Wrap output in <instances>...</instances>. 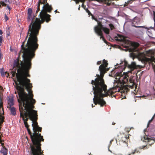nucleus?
<instances>
[{"label": "nucleus", "mask_w": 155, "mask_h": 155, "mask_svg": "<svg viewBox=\"0 0 155 155\" xmlns=\"http://www.w3.org/2000/svg\"><path fill=\"white\" fill-rule=\"evenodd\" d=\"M137 78H138V77L137 76V73H136V89H137V83L138 82L137 79Z\"/></svg>", "instance_id": "c9c22d12"}, {"label": "nucleus", "mask_w": 155, "mask_h": 155, "mask_svg": "<svg viewBox=\"0 0 155 155\" xmlns=\"http://www.w3.org/2000/svg\"><path fill=\"white\" fill-rule=\"evenodd\" d=\"M86 12L88 13L89 15L93 16L92 14L91 13V12L87 8L86 9Z\"/></svg>", "instance_id": "bb28decb"}, {"label": "nucleus", "mask_w": 155, "mask_h": 155, "mask_svg": "<svg viewBox=\"0 0 155 155\" xmlns=\"http://www.w3.org/2000/svg\"><path fill=\"white\" fill-rule=\"evenodd\" d=\"M41 1L42 0H38V5H39V6L40 4H44L43 1L42 2Z\"/></svg>", "instance_id": "cd10ccee"}, {"label": "nucleus", "mask_w": 155, "mask_h": 155, "mask_svg": "<svg viewBox=\"0 0 155 155\" xmlns=\"http://www.w3.org/2000/svg\"><path fill=\"white\" fill-rule=\"evenodd\" d=\"M0 151L3 155H7L8 154V150L5 148V147L1 149Z\"/></svg>", "instance_id": "a211bd4d"}, {"label": "nucleus", "mask_w": 155, "mask_h": 155, "mask_svg": "<svg viewBox=\"0 0 155 155\" xmlns=\"http://www.w3.org/2000/svg\"><path fill=\"white\" fill-rule=\"evenodd\" d=\"M21 86H17L19 98L18 99L19 105L24 107L25 109H27L28 107H29V110H34L33 105L35 103V100L33 98V94L31 88L32 87V84L30 83V81L29 79L23 78L21 77L20 80Z\"/></svg>", "instance_id": "39448f33"}, {"label": "nucleus", "mask_w": 155, "mask_h": 155, "mask_svg": "<svg viewBox=\"0 0 155 155\" xmlns=\"http://www.w3.org/2000/svg\"><path fill=\"white\" fill-rule=\"evenodd\" d=\"M99 70L100 75L97 74V78L94 81L92 80L91 84L93 85V90L94 94L93 99L94 103L95 105L98 104L102 107L104 105L105 106L106 104L103 98L107 96L109 94L113 97L112 96H114V92L107 89V86L105 84L103 78L106 71L100 70L99 68Z\"/></svg>", "instance_id": "20e7f679"}, {"label": "nucleus", "mask_w": 155, "mask_h": 155, "mask_svg": "<svg viewBox=\"0 0 155 155\" xmlns=\"http://www.w3.org/2000/svg\"><path fill=\"white\" fill-rule=\"evenodd\" d=\"M57 10H55V11H54V12H55V13H56L57 12H57Z\"/></svg>", "instance_id": "8fccbe9b"}, {"label": "nucleus", "mask_w": 155, "mask_h": 155, "mask_svg": "<svg viewBox=\"0 0 155 155\" xmlns=\"http://www.w3.org/2000/svg\"><path fill=\"white\" fill-rule=\"evenodd\" d=\"M136 59L137 58L139 61H142L143 60V52L140 51V48H141L139 46V43L136 42Z\"/></svg>", "instance_id": "1a4fd4ad"}, {"label": "nucleus", "mask_w": 155, "mask_h": 155, "mask_svg": "<svg viewBox=\"0 0 155 155\" xmlns=\"http://www.w3.org/2000/svg\"><path fill=\"white\" fill-rule=\"evenodd\" d=\"M40 6L39 5H38L37 7V9L36 11V13L37 14L39 11H40Z\"/></svg>", "instance_id": "c756f323"}, {"label": "nucleus", "mask_w": 155, "mask_h": 155, "mask_svg": "<svg viewBox=\"0 0 155 155\" xmlns=\"http://www.w3.org/2000/svg\"><path fill=\"white\" fill-rule=\"evenodd\" d=\"M155 116V114H154L153 116L152 117V118H151V120H150L148 122V123L147 124V127H148L149 126V125L150 124V123L152 121V120H153V119H154V117Z\"/></svg>", "instance_id": "5701e85b"}, {"label": "nucleus", "mask_w": 155, "mask_h": 155, "mask_svg": "<svg viewBox=\"0 0 155 155\" xmlns=\"http://www.w3.org/2000/svg\"><path fill=\"white\" fill-rule=\"evenodd\" d=\"M122 72H117L116 74H117V77H120L119 78L118 82L114 83V85L115 87H114L112 89L114 90V89L118 88V90H121V92H124V89H126L125 86L124 85V84H126L128 82V78H127L128 76L127 74H125V73L124 72L122 74Z\"/></svg>", "instance_id": "423d86ee"}, {"label": "nucleus", "mask_w": 155, "mask_h": 155, "mask_svg": "<svg viewBox=\"0 0 155 155\" xmlns=\"http://www.w3.org/2000/svg\"><path fill=\"white\" fill-rule=\"evenodd\" d=\"M132 26H134V27H136V26L133 23H132Z\"/></svg>", "instance_id": "37998d69"}, {"label": "nucleus", "mask_w": 155, "mask_h": 155, "mask_svg": "<svg viewBox=\"0 0 155 155\" xmlns=\"http://www.w3.org/2000/svg\"><path fill=\"white\" fill-rule=\"evenodd\" d=\"M109 27L110 28V29L111 30H113L115 28L114 26V25L112 24H110L109 25Z\"/></svg>", "instance_id": "393cba45"}, {"label": "nucleus", "mask_w": 155, "mask_h": 155, "mask_svg": "<svg viewBox=\"0 0 155 155\" xmlns=\"http://www.w3.org/2000/svg\"><path fill=\"white\" fill-rule=\"evenodd\" d=\"M119 37L120 39H117V41L123 42L127 47H131L130 48V52H131L130 53V57L134 60L136 58V42L130 41L127 37L123 35H119Z\"/></svg>", "instance_id": "0eeeda50"}, {"label": "nucleus", "mask_w": 155, "mask_h": 155, "mask_svg": "<svg viewBox=\"0 0 155 155\" xmlns=\"http://www.w3.org/2000/svg\"><path fill=\"white\" fill-rule=\"evenodd\" d=\"M86 0H75L76 3V4L79 3V2H81L83 3H84Z\"/></svg>", "instance_id": "b1692460"}, {"label": "nucleus", "mask_w": 155, "mask_h": 155, "mask_svg": "<svg viewBox=\"0 0 155 155\" xmlns=\"http://www.w3.org/2000/svg\"><path fill=\"white\" fill-rule=\"evenodd\" d=\"M124 66L123 67V68L124 70L126 67L130 68L132 71L136 69V63L135 62H133L130 65L128 64L127 61L124 60Z\"/></svg>", "instance_id": "9b49d317"}, {"label": "nucleus", "mask_w": 155, "mask_h": 155, "mask_svg": "<svg viewBox=\"0 0 155 155\" xmlns=\"http://www.w3.org/2000/svg\"><path fill=\"white\" fill-rule=\"evenodd\" d=\"M3 41V38L2 36H0V44L1 45Z\"/></svg>", "instance_id": "473e14b6"}, {"label": "nucleus", "mask_w": 155, "mask_h": 155, "mask_svg": "<svg viewBox=\"0 0 155 155\" xmlns=\"http://www.w3.org/2000/svg\"><path fill=\"white\" fill-rule=\"evenodd\" d=\"M140 97V96H136V98H137V97Z\"/></svg>", "instance_id": "6e6d98bb"}, {"label": "nucleus", "mask_w": 155, "mask_h": 155, "mask_svg": "<svg viewBox=\"0 0 155 155\" xmlns=\"http://www.w3.org/2000/svg\"><path fill=\"white\" fill-rule=\"evenodd\" d=\"M4 18L6 21H7L9 19L8 17L7 16L6 14H5V15Z\"/></svg>", "instance_id": "2f4dec72"}, {"label": "nucleus", "mask_w": 155, "mask_h": 155, "mask_svg": "<svg viewBox=\"0 0 155 155\" xmlns=\"http://www.w3.org/2000/svg\"><path fill=\"white\" fill-rule=\"evenodd\" d=\"M16 89H17V88H16ZM16 89L17 90V91H15V94H17V93H18V90L17 89Z\"/></svg>", "instance_id": "09e8293b"}, {"label": "nucleus", "mask_w": 155, "mask_h": 155, "mask_svg": "<svg viewBox=\"0 0 155 155\" xmlns=\"http://www.w3.org/2000/svg\"><path fill=\"white\" fill-rule=\"evenodd\" d=\"M108 65L107 61L106 60L104 59L103 61V64L99 67V69L100 70L106 71L107 69L106 68L107 67Z\"/></svg>", "instance_id": "4468645a"}, {"label": "nucleus", "mask_w": 155, "mask_h": 155, "mask_svg": "<svg viewBox=\"0 0 155 155\" xmlns=\"http://www.w3.org/2000/svg\"><path fill=\"white\" fill-rule=\"evenodd\" d=\"M31 150L29 155H42L44 153L41 147L30 146Z\"/></svg>", "instance_id": "6e6552de"}, {"label": "nucleus", "mask_w": 155, "mask_h": 155, "mask_svg": "<svg viewBox=\"0 0 155 155\" xmlns=\"http://www.w3.org/2000/svg\"><path fill=\"white\" fill-rule=\"evenodd\" d=\"M80 5H79V7L78 8V9L79 10H80Z\"/></svg>", "instance_id": "603ef678"}, {"label": "nucleus", "mask_w": 155, "mask_h": 155, "mask_svg": "<svg viewBox=\"0 0 155 155\" xmlns=\"http://www.w3.org/2000/svg\"><path fill=\"white\" fill-rule=\"evenodd\" d=\"M1 145H2V147H5V146H4V143H1Z\"/></svg>", "instance_id": "49530a36"}, {"label": "nucleus", "mask_w": 155, "mask_h": 155, "mask_svg": "<svg viewBox=\"0 0 155 155\" xmlns=\"http://www.w3.org/2000/svg\"><path fill=\"white\" fill-rule=\"evenodd\" d=\"M1 73L2 75L4 74V72L3 71V70L2 69L1 70Z\"/></svg>", "instance_id": "a19ab883"}, {"label": "nucleus", "mask_w": 155, "mask_h": 155, "mask_svg": "<svg viewBox=\"0 0 155 155\" xmlns=\"http://www.w3.org/2000/svg\"><path fill=\"white\" fill-rule=\"evenodd\" d=\"M146 147V149H147V146H143L142 147H140V148H141V149H144Z\"/></svg>", "instance_id": "4c0bfd02"}, {"label": "nucleus", "mask_w": 155, "mask_h": 155, "mask_svg": "<svg viewBox=\"0 0 155 155\" xmlns=\"http://www.w3.org/2000/svg\"><path fill=\"white\" fill-rule=\"evenodd\" d=\"M102 63L101 61H99L97 62V65H99L101 64Z\"/></svg>", "instance_id": "e433bc0d"}, {"label": "nucleus", "mask_w": 155, "mask_h": 155, "mask_svg": "<svg viewBox=\"0 0 155 155\" xmlns=\"http://www.w3.org/2000/svg\"><path fill=\"white\" fill-rule=\"evenodd\" d=\"M82 7H83V8H84L85 7V5H84V3H82Z\"/></svg>", "instance_id": "c03bdc74"}, {"label": "nucleus", "mask_w": 155, "mask_h": 155, "mask_svg": "<svg viewBox=\"0 0 155 155\" xmlns=\"http://www.w3.org/2000/svg\"><path fill=\"white\" fill-rule=\"evenodd\" d=\"M114 141V140L113 139L111 140L110 141V143L111 144V143L113 141Z\"/></svg>", "instance_id": "de8ad7c7"}, {"label": "nucleus", "mask_w": 155, "mask_h": 155, "mask_svg": "<svg viewBox=\"0 0 155 155\" xmlns=\"http://www.w3.org/2000/svg\"><path fill=\"white\" fill-rule=\"evenodd\" d=\"M43 2L44 3V5L46 4V3H48L47 2V0H43Z\"/></svg>", "instance_id": "f704fd0d"}, {"label": "nucleus", "mask_w": 155, "mask_h": 155, "mask_svg": "<svg viewBox=\"0 0 155 155\" xmlns=\"http://www.w3.org/2000/svg\"><path fill=\"white\" fill-rule=\"evenodd\" d=\"M136 153H137V149H136Z\"/></svg>", "instance_id": "bf43d9fd"}, {"label": "nucleus", "mask_w": 155, "mask_h": 155, "mask_svg": "<svg viewBox=\"0 0 155 155\" xmlns=\"http://www.w3.org/2000/svg\"><path fill=\"white\" fill-rule=\"evenodd\" d=\"M101 22H99L98 25L94 27V31L96 34L102 32V29L104 28Z\"/></svg>", "instance_id": "ddd939ff"}, {"label": "nucleus", "mask_w": 155, "mask_h": 155, "mask_svg": "<svg viewBox=\"0 0 155 155\" xmlns=\"http://www.w3.org/2000/svg\"><path fill=\"white\" fill-rule=\"evenodd\" d=\"M26 41L22 42L21 46V49L19 53L20 56L21 53L22 57L24 60V62L20 61L18 58L14 61L13 69L15 71L12 72V76L14 77L16 74L17 81H15L16 88L19 85L21 86L20 79L21 77L22 78L28 79L27 77H30L29 74V70L31 68V61L34 58L35 52L38 49V46L27 40L25 44Z\"/></svg>", "instance_id": "f257e3e1"}, {"label": "nucleus", "mask_w": 155, "mask_h": 155, "mask_svg": "<svg viewBox=\"0 0 155 155\" xmlns=\"http://www.w3.org/2000/svg\"><path fill=\"white\" fill-rule=\"evenodd\" d=\"M94 107V106L93 105V104H92V107Z\"/></svg>", "instance_id": "5fc2aeb1"}, {"label": "nucleus", "mask_w": 155, "mask_h": 155, "mask_svg": "<svg viewBox=\"0 0 155 155\" xmlns=\"http://www.w3.org/2000/svg\"><path fill=\"white\" fill-rule=\"evenodd\" d=\"M3 32L2 30H0V35H1L2 34Z\"/></svg>", "instance_id": "79ce46f5"}, {"label": "nucleus", "mask_w": 155, "mask_h": 155, "mask_svg": "<svg viewBox=\"0 0 155 155\" xmlns=\"http://www.w3.org/2000/svg\"><path fill=\"white\" fill-rule=\"evenodd\" d=\"M136 79V76H130L129 79V82L131 85H129L130 87L131 88H133L135 87L134 91L136 90V83L135 82V80Z\"/></svg>", "instance_id": "f8f14e48"}, {"label": "nucleus", "mask_w": 155, "mask_h": 155, "mask_svg": "<svg viewBox=\"0 0 155 155\" xmlns=\"http://www.w3.org/2000/svg\"><path fill=\"white\" fill-rule=\"evenodd\" d=\"M144 131L146 136H144L142 138V140H143V141L145 140V141L146 142L150 141L151 140H153L154 142H155V141L154 140V139H155V136H150L148 134L147 136V134L146 133V129H144Z\"/></svg>", "instance_id": "9d476101"}, {"label": "nucleus", "mask_w": 155, "mask_h": 155, "mask_svg": "<svg viewBox=\"0 0 155 155\" xmlns=\"http://www.w3.org/2000/svg\"><path fill=\"white\" fill-rule=\"evenodd\" d=\"M32 9L30 8H29L28 10V20L29 21L31 20H32L31 22V23L32 22H33V23H34L35 21H33V19H34V18L35 17V16H32Z\"/></svg>", "instance_id": "2eb2a0df"}, {"label": "nucleus", "mask_w": 155, "mask_h": 155, "mask_svg": "<svg viewBox=\"0 0 155 155\" xmlns=\"http://www.w3.org/2000/svg\"><path fill=\"white\" fill-rule=\"evenodd\" d=\"M102 30H103L104 33L107 34H108L109 33L110 30L109 28L104 27Z\"/></svg>", "instance_id": "4be33fe9"}, {"label": "nucleus", "mask_w": 155, "mask_h": 155, "mask_svg": "<svg viewBox=\"0 0 155 155\" xmlns=\"http://www.w3.org/2000/svg\"><path fill=\"white\" fill-rule=\"evenodd\" d=\"M136 20H137V16H136Z\"/></svg>", "instance_id": "e2e57ef3"}, {"label": "nucleus", "mask_w": 155, "mask_h": 155, "mask_svg": "<svg viewBox=\"0 0 155 155\" xmlns=\"http://www.w3.org/2000/svg\"><path fill=\"white\" fill-rule=\"evenodd\" d=\"M130 2V1H127V3H128V4L129 3V2Z\"/></svg>", "instance_id": "4d7b16f0"}, {"label": "nucleus", "mask_w": 155, "mask_h": 155, "mask_svg": "<svg viewBox=\"0 0 155 155\" xmlns=\"http://www.w3.org/2000/svg\"><path fill=\"white\" fill-rule=\"evenodd\" d=\"M52 10L51 6L49 5L48 3H46L43 5V9L40 14L41 20L39 18H36L34 23L32 22L30 24L25 41L27 40H27L39 46L37 36L41 28V24L45 21L48 23L51 21V15L48 14L47 12L50 13Z\"/></svg>", "instance_id": "7ed1b4c3"}, {"label": "nucleus", "mask_w": 155, "mask_h": 155, "mask_svg": "<svg viewBox=\"0 0 155 155\" xmlns=\"http://www.w3.org/2000/svg\"><path fill=\"white\" fill-rule=\"evenodd\" d=\"M154 63L153 62H151V64L152 65V67L153 69L155 68V58L154 59Z\"/></svg>", "instance_id": "a878e982"}, {"label": "nucleus", "mask_w": 155, "mask_h": 155, "mask_svg": "<svg viewBox=\"0 0 155 155\" xmlns=\"http://www.w3.org/2000/svg\"><path fill=\"white\" fill-rule=\"evenodd\" d=\"M19 107L20 117L24 121L32 143L30 146L41 147V142H43L44 139L41 133L39 134V132H41L42 128L39 126L37 122V111L29 110V106L27 109H24L21 105H19Z\"/></svg>", "instance_id": "f03ea898"}, {"label": "nucleus", "mask_w": 155, "mask_h": 155, "mask_svg": "<svg viewBox=\"0 0 155 155\" xmlns=\"http://www.w3.org/2000/svg\"><path fill=\"white\" fill-rule=\"evenodd\" d=\"M123 64V63H120V65H121L122 64Z\"/></svg>", "instance_id": "052dcab7"}, {"label": "nucleus", "mask_w": 155, "mask_h": 155, "mask_svg": "<svg viewBox=\"0 0 155 155\" xmlns=\"http://www.w3.org/2000/svg\"><path fill=\"white\" fill-rule=\"evenodd\" d=\"M115 124V123L114 122H113L112 124L114 125Z\"/></svg>", "instance_id": "864d4df0"}, {"label": "nucleus", "mask_w": 155, "mask_h": 155, "mask_svg": "<svg viewBox=\"0 0 155 155\" xmlns=\"http://www.w3.org/2000/svg\"><path fill=\"white\" fill-rule=\"evenodd\" d=\"M10 108L11 114L15 116L16 114V108L14 107H11L9 108Z\"/></svg>", "instance_id": "6ab92c4d"}, {"label": "nucleus", "mask_w": 155, "mask_h": 155, "mask_svg": "<svg viewBox=\"0 0 155 155\" xmlns=\"http://www.w3.org/2000/svg\"><path fill=\"white\" fill-rule=\"evenodd\" d=\"M6 6V8H8L9 10V12H8V14H10V10L11 9V8H10V7H9V6L8 5H7Z\"/></svg>", "instance_id": "7c9ffc66"}, {"label": "nucleus", "mask_w": 155, "mask_h": 155, "mask_svg": "<svg viewBox=\"0 0 155 155\" xmlns=\"http://www.w3.org/2000/svg\"><path fill=\"white\" fill-rule=\"evenodd\" d=\"M135 152H136V150H135L133 152V153H132L133 154H134L135 153Z\"/></svg>", "instance_id": "3c124183"}, {"label": "nucleus", "mask_w": 155, "mask_h": 155, "mask_svg": "<svg viewBox=\"0 0 155 155\" xmlns=\"http://www.w3.org/2000/svg\"><path fill=\"white\" fill-rule=\"evenodd\" d=\"M121 140L120 141H121L124 143H127V142H128V140L129 138V136L123 134H121Z\"/></svg>", "instance_id": "dca6fc26"}, {"label": "nucleus", "mask_w": 155, "mask_h": 155, "mask_svg": "<svg viewBox=\"0 0 155 155\" xmlns=\"http://www.w3.org/2000/svg\"><path fill=\"white\" fill-rule=\"evenodd\" d=\"M3 1H4V2H5V3L9 2V0H4Z\"/></svg>", "instance_id": "58836bf2"}, {"label": "nucleus", "mask_w": 155, "mask_h": 155, "mask_svg": "<svg viewBox=\"0 0 155 155\" xmlns=\"http://www.w3.org/2000/svg\"><path fill=\"white\" fill-rule=\"evenodd\" d=\"M8 75H9V74L8 73Z\"/></svg>", "instance_id": "0e129e2a"}, {"label": "nucleus", "mask_w": 155, "mask_h": 155, "mask_svg": "<svg viewBox=\"0 0 155 155\" xmlns=\"http://www.w3.org/2000/svg\"><path fill=\"white\" fill-rule=\"evenodd\" d=\"M140 31H141V32H142L143 30H142V29H141V30H140Z\"/></svg>", "instance_id": "13d9d810"}, {"label": "nucleus", "mask_w": 155, "mask_h": 155, "mask_svg": "<svg viewBox=\"0 0 155 155\" xmlns=\"http://www.w3.org/2000/svg\"><path fill=\"white\" fill-rule=\"evenodd\" d=\"M147 96H148V95H146V96H145V95H143L142 96H140V97H146Z\"/></svg>", "instance_id": "a18cd8bd"}, {"label": "nucleus", "mask_w": 155, "mask_h": 155, "mask_svg": "<svg viewBox=\"0 0 155 155\" xmlns=\"http://www.w3.org/2000/svg\"><path fill=\"white\" fill-rule=\"evenodd\" d=\"M8 104L9 105V107H8V108L11 107L12 106H13L14 104V100L13 98L9 99V100H8Z\"/></svg>", "instance_id": "412c9836"}, {"label": "nucleus", "mask_w": 155, "mask_h": 155, "mask_svg": "<svg viewBox=\"0 0 155 155\" xmlns=\"http://www.w3.org/2000/svg\"><path fill=\"white\" fill-rule=\"evenodd\" d=\"M5 74H6V73H7V72H5Z\"/></svg>", "instance_id": "680f3d73"}, {"label": "nucleus", "mask_w": 155, "mask_h": 155, "mask_svg": "<svg viewBox=\"0 0 155 155\" xmlns=\"http://www.w3.org/2000/svg\"><path fill=\"white\" fill-rule=\"evenodd\" d=\"M148 36H149V37H150V39H153L154 38V37H152V36L149 35H148Z\"/></svg>", "instance_id": "ea45409f"}, {"label": "nucleus", "mask_w": 155, "mask_h": 155, "mask_svg": "<svg viewBox=\"0 0 155 155\" xmlns=\"http://www.w3.org/2000/svg\"><path fill=\"white\" fill-rule=\"evenodd\" d=\"M125 130L126 131H127V132H129V131H130V128H126L125 129Z\"/></svg>", "instance_id": "72a5a7b5"}, {"label": "nucleus", "mask_w": 155, "mask_h": 155, "mask_svg": "<svg viewBox=\"0 0 155 155\" xmlns=\"http://www.w3.org/2000/svg\"><path fill=\"white\" fill-rule=\"evenodd\" d=\"M5 2H4V1H2L1 2V5L3 6H6L7 5V4L5 3Z\"/></svg>", "instance_id": "c85d7f7f"}, {"label": "nucleus", "mask_w": 155, "mask_h": 155, "mask_svg": "<svg viewBox=\"0 0 155 155\" xmlns=\"http://www.w3.org/2000/svg\"><path fill=\"white\" fill-rule=\"evenodd\" d=\"M97 34L98 35L100 36V39H102V40L104 41V42L105 43H106V44H107V41L105 40V39L104 37V36H103V34L102 32H101L100 33H98Z\"/></svg>", "instance_id": "aec40b11"}, {"label": "nucleus", "mask_w": 155, "mask_h": 155, "mask_svg": "<svg viewBox=\"0 0 155 155\" xmlns=\"http://www.w3.org/2000/svg\"><path fill=\"white\" fill-rule=\"evenodd\" d=\"M153 19L154 20V26L153 27L151 26V27H149V28H147V27H145V26H136V28H144L146 29H147L148 30H149L150 28L153 29H154V28L155 27V15H153Z\"/></svg>", "instance_id": "f3484780"}]
</instances>
